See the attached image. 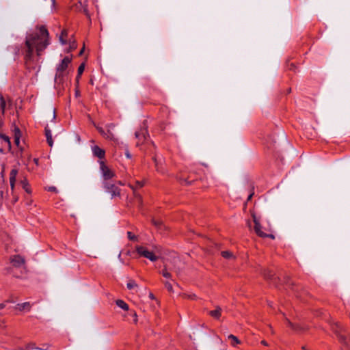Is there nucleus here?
I'll return each instance as SVG.
<instances>
[{"mask_svg": "<svg viewBox=\"0 0 350 350\" xmlns=\"http://www.w3.org/2000/svg\"><path fill=\"white\" fill-rule=\"evenodd\" d=\"M49 44V33L44 25L37 26L36 31L27 33L23 47L25 63L33 61L34 49L40 57Z\"/></svg>", "mask_w": 350, "mask_h": 350, "instance_id": "obj_1", "label": "nucleus"}, {"mask_svg": "<svg viewBox=\"0 0 350 350\" xmlns=\"http://www.w3.org/2000/svg\"><path fill=\"white\" fill-rule=\"evenodd\" d=\"M153 248L154 249L152 250H149L146 247L137 245L135 247V250L140 256L148 258L152 262H155L159 258L157 254L159 253V251L157 246L153 247Z\"/></svg>", "mask_w": 350, "mask_h": 350, "instance_id": "obj_2", "label": "nucleus"}, {"mask_svg": "<svg viewBox=\"0 0 350 350\" xmlns=\"http://www.w3.org/2000/svg\"><path fill=\"white\" fill-rule=\"evenodd\" d=\"M72 58L69 57H65L58 65L57 68V72L55 74V81L57 83H62L64 76V72L66 70L68 64L71 62Z\"/></svg>", "mask_w": 350, "mask_h": 350, "instance_id": "obj_3", "label": "nucleus"}, {"mask_svg": "<svg viewBox=\"0 0 350 350\" xmlns=\"http://www.w3.org/2000/svg\"><path fill=\"white\" fill-rule=\"evenodd\" d=\"M332 329L337 335L340 342L345 345L348 349H350V336H347L344 333L345 331L342 330L338 324L332 325Z\"/></svg>", "mask_w": 350, "mask_h": 350, "instance_id": "obj_4", "label": "nucleus"}, {"mask_svg": "<svg viewBox=\"0 0 350 350\" xmlns=\"http://www.w3.org/2000/svg\"><path fill=\"white\" fill-rule=\"evenodd\" d=\"M103 187L107 192L111 193V198L120 196V189L116 184L110 181H104Z\"/></svg>", "mask_w": 350, "mask_h": 350, "instance_id": "obj_5", "label": "nucleus"}, {"mask_svg": "<svg viewBox=\"0 0 350 350\" xmlns=\"http://www.w3.org/2000/svg\"><path fill=\"white\" fill-rule=\"evenodd\" d=\"M99 163L100 169L102 172L104 181H109L112 178H113L116 176L115 173L105 165L103 161H100Z\"/></svg>", "mask_w": 350, "mask_h": 350, "instance_id": "obj_6", "label": "nucleus"}, {"mask_svg": "<svg viewBox=\"0 0 350 350\" xmlns=\"http://www.w3.org/2000/svg\"><path fill=\"white\" fill-rule=\"evenodd\" d=\"M181 260L178 257L174 256L170 260L169 265V269L176 272L177 275H179L182 271L183 267H180Z\"/></svg>", "mask_w": 350, "mask_h": 350, "instance_id": "obj_7", "label": "nucleus"}, {"mask_svg": "<svg viewBox=\"0 0 350 350\" xmlns=\"http://www.w3.org/2000/svg\"><path fill=\"white\" fill-rule=\"evenodd\" d=\"M211 343L210 344H203L202 349L203 350H213L215 349V346L211 343H213L215 345H221L223 343L222 340L219 338V336L216 334H213V336L210 338Z\"/></svg>", "mask_w": 350, "mask_h": 350, "instance_id": "obj_8", "label": "nucleus"}, {"mask_svg": "<svg viewBox=\"0 0 350 350\" xmlns=\"http://www.w3.org/2000/svg\"><path fill=\"white\" fill-rule=\"evenodd\" d=\"M261 273L265 280L271 281L274 285L277 286L280 278L275 277V274L272 271L268 269H263L261 271Z\"/></svg>", "mask_w": 350, "mask_h": 350, "instance_id": "obj_9", "label": "nucleus"}, {"mask_svg": "<svg viewBox=\"0 0 350 350\" xmlns=\"http://www.w3.org/2000/svg\"><path fill=\"white\" fill-rule=\"evenodd\" d=\"M10 260L15 267H21L25 262V258L20 255H14L10 256Z\"/></svg>", "mask_w": 350, "mask_h": 350, "instance_id": "obj_10", "label": "nucleus"}, {"mask_svg": "<svg viewBox=\"0 0 350 350\" xmlns=\"http://www.w3.org/2000/svg\"><path fill=\"white\" fill-rule=\"evenodd\" d=\"M252 218H253V221H254V231L255 232L258 234V236L259 237H261V236H266L265 235V233L263 232L262 231H261V225L260 224V221L258 220V219L256 217V216L255 215L254 213H252Z\"/></svg>", "mask_w": 350, "mask_h": 350, "instance_id": "obj_11", "label": "nucleus"}, {"mask_svg": "<svg viewBox=\"0 0 350 350\" xmlns=\"http://www.w3.org/2000/svg\"><path fill=\"white\" fill-rule=\"evenodd\" d=\"M143 186H144V182L138 181V180L135 181V186L134 185H130V187L133 190L134 196L136 198V199L137 200L139 205H142V198L141 195H139V193H137L135 192V189L137 188L142 187Z\"/></svg>", "mask_w": 350, "mask_h": 350, "instance_id": "obj_12", "label": "nucleus"}, {"mask_svg": "<svg viewBox=\"0 0 350 350\" xmlns=\"http://www.w3.org/2000/svg\"><path fill=\"white\" fill-rule=\"evenodd\" d=\"M135 135L136 138L139 139V142L137 143V146H139L140 142L143 143V142L146 139V135H148L146 128L142 129L139 131H136Z\"/></svg>", "mask_w": 350, "mask_h": 350, "instance_id": "obj_13", "label": "nucleus"}, {"mask_svg": "<svg viewBox=\"0 0 350 350\" xmlns=\"http://www.w3.org/2000/svg\"><path fill=\"white\" fill-rule=\"evenodd\" d=\"M18 174V170L12 169L10 174V184L11 187L12 193L14 194V189L16 183V177Z\"/></svg>", "mask_w": 350, "mask_h": 350, "instance_id": "obj_14", "label": "nucleus"}, {"mask_svg": "<svg viewBox=\"0 0 350 350\" xmlns=\"http://www.w3.org/2000/svg\"><path fill=\"white\" fill-rule=\"evenodd\" d=\"M92 152L94 157H96L100 159L105 158V151L104 149L100 148L98 146H94L92 147Z\"/></svg>", "mask_w": 350, "mask_h": 350, "instance_id": "obj_15", "label": "nucleus"}, {"mask_svg": "<svg viewBox=\"0 0 350 350\" xmlns=\"http://www.w3.org/2000/svg\"><path fill=\"white\" fill-rule=\"evenodd\" d=\"M44 133H45V136L46 138V142H47L49 146L52 147L53 145V140L52 139L51 131L47 126L44 129Z\"/></svg>", "mask_w": 350, "mask_h": 350, "instance_id": "obj_16", "label": "nucleus"}, {"mask_svg": "<svg viewBox=\"0 0 350 350\" xmlns=\"http://www.w3.org/2000/svg\"><path fill=\"white\" fill-rule=\"evenodd\" d=\"M208 314L213 318L219 319L221 317V308L219 306H217L215 310L209 311Z\"/></svg>", "mask_w": 350, "mask_h": 350, "instance_id": "obj_17", "label": "nucleus"}, {"mask_svg": "<svg viewBox=\"0 0 350 350\" xmlns=\"http://www.w3.org/2000/svg\"><path fill=\"white\" fill-rule=\"evenodd\" d=\"M14 143L15 144L19 147L20 144V138L21 137V132L18 127L14 128Z\"/></svg>", "mask_w": 350, "mask_h": 350, "instance_id": "obj_18", "label": "nucleus"}, {"mask_svg": "<svg viewBox=\"0 0 350 350\" xmlns=\"http://www.w3.org/2000/svg\"><path fill=\"white\" fill-rule=\"evenodd\" d=\"M162 275L165 278H171L172 274L170 273V270L169 269V265L165 263L163 266V269L161 271Z\"/></svg>", "mask_w": 350, "mask_h": 350, "instance_id": "obj_19", "label": "nucleus"}, {"mask_svg": "<svg viewBox=\"0 0 350 350\" xmlns=\"http://www.w3.org/2000/svg\"><path fill=\"white\" fill-rule=\"evenodd\" d=\"M292 329H293L295 332H297V333H301V332H304V331L307 330V329H308V327H306V326H303V325H300V324H296V323H295V324H294V327H292Z\"/></svg>", "mask_w": 350, "mask_h": 350, "instance_id": "obj_20", "label": "nucleus"}, {"mask_svg": "<svg viewBox=\"0 0 350 350\" xmlns=\"http://www.w3.org/2000/svg\"><path fill=\"white\" fill-rule=\"evenodd\" d=\"M21 185H22V187L25 190V191L27 193H31V190L30 189L29 185L27 179H23L21 180Z\"/></svg>", "mask_w": 350, "mask_h": 350, "instance_id": "obj_21", "label": "nucleus"}, {"mask_svg": "<svg viewBox=\"0 0 350 350\" xmlns=\"http://www.w3.org/2000/svg\"><path fill=\"white\" fill-rule=\"evenodd\" d=\"M116 304L118 307L121 308L124 310H126V311L129 310L128 304L126 303H125L123 300L118 299V300H116Z\"/></svg>", "mask_w": 350, "mask_h": 350, "instance_id": "obj_22", "label": "nucleus"}, {"mask_svg": "<svg viewBox=\"0 0 350 350\" xmlns=\"http://www.w3.org/2000/svg\"><path fill=\"white\" fill-rule=\"evenodd\" d=\"M152 223L155 227H157L159 230H162L165 228L161 220L152 219Z\"/></svg>", "mask_w": 350, "mask_h": 350, "instance_id": "obj_23", "label": "nucleus"}, {"mask_svg": "<svg viewBox=\"0 0 350 350\" xmlns=\"http://www.w3.org/2000/svg\"><path fill=\"white\" fill-rule=\"evenodd\" d=\"M67 36H68L67 30L64 29L62 31L61 36H59V42L62 43V44L65 45L67 44V40L64 38V37H67Z\"/></svg>", "mask_w": 350, "mask_h": 350, "instance_id": "obj_24", "label": "nucleus"}, {"mask_svg": "<svg viewBox=\"0 0 350 350\" xmlns=\"http://www.w3.org/2000/svg\"><path fill=\"white\" fill-rule=\"evenodd\" d=\"M30 308H31V305L29 302H25L23 304H17V309H18L21 311L24 309H26V308L28 310H30Z\"/></svg>", "mask_w": 350, "mask_h": 350, "instance_id": "obj_25", "label": "nucleus"}, {"mask_svg": "<svg viewBox=\"0 0 350 350\" xmlns=\"http://www.w3.org/2000/svg\"><path fill=\"white\" fill-rule=\"evenodd\" d=\"M0 139H3L8 144V150H10L12 146L9 137L4 134L0 133Z\"/></svg>", "mask_w": 350, "mask_h": 350, "instance_id": "obj_26", "label": "nucleus"}, {"mask_svg": "<svg viewBox=\"0 0 350 350\" xmlns=\"http://www.w3.org/2000/svg\"><path fill=\"white\" fill-rule=\"evenodd\" d=\"M221 256L226 259L234 258L233 254L230 251H223L221 253Z\"/></svg>", "mask_w": 350, "mask_h": 350, "instance_id": "obj_27", "label": "nucleus"}, {"mask_svg": "<svg viewBox=\"0 0 350 350\" xmlns=\"http://www.w3.org/2000/svg\"><path fill=\"white\" fill-rule=\"evenodd\" d=\"M228 338L232 340V346H235L236 345L241 343V341L239 340V338L233 334H230L228 336Z\"/></svg>", "mask_w": 350, "mask_h": 350, "instance_id": "obj_28", "label": "nucleus"}, {"mask_svg": "<svg viewBox=\"0 0 350 350\" xmlns=\"http://www.w3.org/2000/svg\"><path fill=\"white\" fill-rule=\"evenodd\" d=\"M5 108V100L3 96H0V109L3 114H4Z\"/></svg>", "mask_w": 350, "mask_h": 350, "instance_id": "obj_29", "label": "nucleus"}, {"mask_svg": "<svg viewBox=\"0 0 350 350\" xmlns=\"http://www.w3.org/2000/svg\"><path fill=\"white\" fill-rule=\"evenodd\" d=\"M27 350H44V348L37 347L34 343H29L27 345Z\"/></svg>", "mask_w": 350, "mask_h": 350, "instance_id": "obj_30", "label": "nucleus"}, {"mask_svg": "<svg viewBox=\"0 0 350 350\" xmlns=\"http://www.w3.org/2000/svg\"><path fill=\"white\" fill-rule=\"evenodd\" d=\"M126 286L129 289H132L135 287H137V284L134 280H131L127 283Z\"/></svg>", "mask_w": 350, "mask_h": 350, "instance_id": "obj_31", "label": "nucleus"}, {"mask_svg": "<svg viewBox=\"0 0 350 350\" xmlns=\"http://www.w3.org/2000/svg\"><path fill=\"white\" fill-rule=\"evenodd\" d=\"M77 47V42L75 40H73L72 42H70V46L68 51H73L76 49Z\"/></svg>", "mask_w": 350, "mask_h": 350, "instance_id": "obj_32", "label": "nucleus"}, {"mask_svg": "<svg viewBox=\"0 0 350 350\" xmlns=\"http://www.w3.org/2000/svg\"><path fill=\"white\" fill-rule=\"evenodd\" d=\"M128 238L131 241H137V237L133 234L131 232H127Z\"/></svg>", "mask_w": 350, "mask_h": 350, "instance_id": "obj_33", "label": "nucleus"}, {"mask_svg": "<svg viewBox=\"0 0 350 350\" xmlns=\"http://www.w3.org/2000/svg\"><path fill=\"white\" fill-rule=\"evenodd\" d=\"M85 69V63H82L78 68L77 73L79 75H81Z\"/></svg>", "mask_w": 350, "mask_h": 350, "instance_id": "obj_34", "label": "nucleus"}, {"mask_svg": "<svg viewBox=\"0 0 350 350\" xmlns=\"http://www.w3.org/2000/svg\"><path fill=\"white\" fill-rule=\"evenodd\" d=\"M80 3V5L82 7V12L87 16H89V12H88V8H87V5H83L82 3L81 2H79Z\"/></svg>", "mask_w": 350, "mask_h": 350, "instance_id": "obj_35", "label": "nucleus"}, {"mask_svg": "<svg viewBox=\"0 0 350 350\" xmlns=\"http://www.w3.org/2000/svg\"><path fill=\"white\" fill-rule=\"evenodd\" d=\"M164 284L169 291L172 292L173 291L172 286L169 282H165Z\"/></svg>", "mask_w": 350, "mask_h": 350, "instance_id": "obj_36", "label": "nucleus"}, {"mask_svg": "<svg viewBox=\"0 0 350 350\" xmlns=\"http://www.w3.org/2000/svg\"><path fill=\"white\" fill-rule=\"evenodd\" d=\"M185 296L190 299H196V295L195 294L185 295Z\"/></svg>", "mask_w": 350, "mask_h": 350, "instance_id": "obj_37", "label": "nucleus"}, {"mask_svg": "<svg viewBox=\"0 0 350 350\" xmlns=\"http://www.w3.org/2000/svg\"><path fill=\"white\" fill-rule=\"evenodd\" d=\"M4 173H5V165L3 164L2 165V170H1V176L3 178V181L4 182L5 180H4Z\"/></svg>", "mask_w": 350, "mask_h": 350, "instance_id": "obj_38", "label": "nucleus"}, {"mask_svg": "<svg viewBox=\"0 0 350 350\" xmlns=\"http://www.w3.org/2000/svg\"><path fill=\"white\" fill-rule=\"evenodd\" d=\"M286 321L288 324V325L292 329L293 327H294V324L293 323H292L289 319H286Z\"/></svg>", "mask_w": 350, "mask_h": 350, "instance_id": "obj_39", "label": "nucleus"}, {"mask_svg": "<svg viewBox=\"0 0 350 350\" xmlns=\"http://www.w3.org/2000/svg\"><path fill=\"white\" fill-rule=\"evenodd\" d=\"M265 235L266 236H261L260 237H262V238L269 237V238H271V239H274L275 238L274 235L272 234H266L265 233Z\"/></svg>", "mask_w": 350, "mask_h": 350, "instance_id": "obj_40", "label": "nucleus"}, {"mask_svg": "<svg viewBox=\"0 0 350 350\" xmlns=\"http://www.w3.org/2000/svg\"><path fill=\"white\" fill-rule=\"evenodd\" d=\"M48 190H49V191H53V192H57V191L56 187H53V186H52V187H49L48 188Z\"/></svg>", "mask_w": 350, "mask_h": 350, "instance_id": "obj_41", "label": "nucleus"}, {"mask_svg": "<svg viewBox=\"0 0 350 350\" xmlns=\"http://www.w3.org/2000/svg\"><path fill=\"white\" fill-rule=\"evenodd\" d=\"M289 68V70H295V64H293V63H291V64L289 65V68Z\"/></svg>", "mask_w": 350, "mask_h": 350, "instance_id": "obj_42", "label": "nucleus"}, {"mask_svg": "<svg viewBox=\"0 0 350 350\" xmlns=\"http://www.w3.org/2000/svg\"><path fill=\"white\" fill-rule=\"evenodd\" d=\"M125 155L127 158L130 159L131 158V154H130L129 151V150H126V152H125Z\"/></svg>", "mask_w": 350, "mask_h": 350, "instance_id": "obj_43", "label": "nucleus"}, {"mask_svg": "<svg viewBox=\"0 0 350 350\" xmlns=\"http://www.w3.org/2000/svg\"><path fill=\"white\" fill-rule=\"evenodd\" d=\"M84 50H85V45H83V48L79 51V55H80V56L82 55L84 52Z\"/></svg>", "mask_w": 350, "mask_h": 350, "instance_id": "obj_44", "label": "nucleus"}, {"mask_svg": "<svg viewBox=\"0 0 350 350\" xmlns=\"http://www.w3.org/2000/svg\"><path fill=\"white\" fill-rule=\"evenodd\" d=\"M81 76V75H79V74L77 73V75L76 77V81H77V85L79 84V81Z\"/></svg>", "mask_w": 350, "mask_h": 350, "instance_id": "obj_45", "label": "nucleus"}, {"mask_svg": "<svg viewBox=\"0 0 350 350\" xmlns=\"http://www.w3.org/2000/svg\"><path fill=\"white\" fill-rule=\"evenodd\" d=\"M97 129H98V131H99L100 133H101V134L104 133V130L102 128L98 127Z\"/></svg>", "mask_w": 350, "mask_h": 350, "instance_id": "obj_46", "label": "nucleus"}, {"mask_svg": "<svg viewBox=\"0 0 350 350\" xmlns=\"http://www.w3.org/2000/svg\"><path fill=\"white\" fill-rule=\"evenodd\" d=\"M133 315H134V322H135V323H137V314H136L135 312H134Z\"/></svg>", "mask_w": 350, "mask_h": 350, "instance_id": "obj_47", "label": "nucleus"}, {"mask_svg": "<svg viewBox=\"0 0 350 350\" xmlns=\"http://www.w3.org/2000/svg\"><path fill=\"white\" fill-rule=\"evenodd\" d=\"M253 195H254V193H252L251 194H250L247 200L250 201L252 199Z\"/></svg>", "mask_w": 350, "mask_h": 350, "instance_id": "obj_48", "label": "nucleus"}, {"mask_svg": "<svg viewBox=\"0 0 350 350\" xmlns=\"http://www.w3.org/2000/svg\"><path fill=\"white\" fill-rule=\"evenodd\" d=\"M149 297H150L151 299H154V298H155V297H154V295H153L152 293H150V295H149Z\"/></svg>", "mask_w": 350, "mask_h": 350, "instance_id": "obj_49", "label": "nucleus"}, {"mask_svg": "<svg viewBox=\"0 0 350 350\" xmlns=\"http://www.w3.org/2000/svg\"><path fill=\"white\" fill-rule=\"evenodd\" d=\"M261 344L265 345V346H268V344H267V342L265 340H262L261 341Z\"/></svg>", "mask_w": 350, "mask_h": 350, "instance_id": "obj_50", "label": "nucleus"}, {"mask_svg": "<svg viewBox=\"0 0 350 350\" xmlns=\"http://www.w3.org/2000/svg\"><path fill=\"white\" fill-rule=\"evenodd\" d=\"M56 115H55V109L53 110V120L55 119Z\"/></svg>", "mask_w": 350, "mask_h": 350, "instance_id": "obj_51", "label": "nucleus"}, {"mask_svg": "<svg viewBox=\"0 0 350 350\" xmlns=\"http://www.w3.org/2000/svg\"><path fill=\"white\" fill-rule=\"evenodd\" d=\"M48 347H49V345L46 344V345H44L42 348H44V350H47Z\"/></svg>", "mask_w": 350, "mask_h": 350, "instance_id": "obj_52", "label": "nucleus"}, {"mask_svg": "<svg viewBox=\"0 0 350 350\" xmlns=\"http://www.w3.org/2000/svg\"><path fill=\"white\" fill-rule=\"evenodd\" d=\"M79 94H80V93H79V90H77H77H76V91H75L76 96H78L79 95Z\"/></svg>", "mask_w": 350, "mask_h": 350, "instance_id": "obj_53", "label": "nucleus"}, {"mask_svg": "<svg viewBox=\"0 0 350 350\" xmlns=\"http://www.w3.org/2000/svg\"><path fill=\"white\" fill-rule=\"evenodd\" d=\"M5 307L4 304H0V310L3 309Z\"/></svg>", "mask_w": 350, "mask_h": 350, "instance_id": "obj_54", "label": "nucleus"}, {"mask_svg": "<svg viewBox=\"0 0 350 350\" xmlns=\"http://www.w3.org/2000/svg\"><path fill=\"white\" fill-rule=\"evenodd\" d=\"M284 279H285V282H286V284H288V280H289L288 277H285V278H284Z\"/></svg>", "mask_w": 350, "mask_h": 350, "instance_id": "obj_55", "label": "nucleus"}, {"mask_svg": "<svg viewBox=\"0 0 350 350\" xmlns=\"http://www.w3.org/2000/svg\"><path fill=\"white\" fill-rule=\"evenodd\" d=\"M3 196V192L2 191H0V198H2Z\"/></svg>", "mask_w": 350, "mask_h": 350, "instance_id": "obj_56", "label": "nucleus"}, {"mask_svg": "<svg viewBox=\"0 0 350 350\" xmlns=\"http://www.w3.org/2000/svg\"><path fill=\"white\" fill-rule=\"evenodd\" d=\"M17 200H18V197L17 196H14V202H16Z\"/></svg>", "mask_w": 350, "mask_h": 350, "instance_id": "obj_57", "label": "nucleus"}, {"mask_svg": "<svg viewBox=\"0 0 350 350\" xmlns=\"http://www.w3.org/2000/svg\"><path fill=\"white\" fill-rule=\"evenodd\" d=\"M291 92V88H288V89L287 90V93L288 94V93H290Z\"/></svg>", "mask_w": 350, "mask_h": 350, "instance_id": "obj_58", "label": "nucleus"}, {"mask_svg": "<svg viewBox=\"0 0 350 350\" xmlns=\"http://www.w3.org/2000/svg\"><path fill=\"white\" fill-rule=\"evenodd\" d=\"M153 161H154L155 164L157 165V159L155 157H153Z\"/></svg>", "mask_w": 350, "mask_h": 350, "instance_id": "obj_59", "label": "nucleus"}, {"mask_svg": "<svg viewBox=\"0 0 350 350\" xmlns=\"http://www.w3.org/2000/svg\"><path fill=\"white\" fill-rule=\"evenodd\" d=\"M90 83L92 85H93V84H94L93 80H92V79H90Z\"/></svg>", "mask_w": 350, "mask_h": 350, "instance_id": "obj_60", "label": "nucleus"}, {"mask_svg": "<svg viewBox=\"0 0 350 350\" xmlns=\"http://www.w3.org/2000/svg\"><path fill=\"white\" fill-rule=\"evenodd\" d=\"M19 53V49H16V53L18 54Z\"/></svg>", "mask_w": 350, "mask_h": 350, "instance_id": "obj_61", "label": "nucleus"}, {"mask_svg": "<svg viewBox=\"0 0 350 350\" xmlns=\"http://www.w3.org/2000/svg\"><path fill=\"white\" fill-rule=\"evenodd\" d=\"M183 181H184V182H185V183H187V184H189V182H187V180H183Z\"/></svg>", "mask_w": 350, "mask_h": 350, "instance_id": "obj_62", "label": "nucleus"}, {"mask_svg": "<svg viewBox=\"0 0 350 350\" xmlns=\"http://www.w3.org/2000/svg\"><path fill=\"white\" fill-rule=\"evenodd\" d=\"M2 125H3V122L1 121H0V129L1 128Z\"/></svg>", "mask_w": 350, "mask_h": 350, "instance_id": "obj_63", "label": "nucleus"}, {"mask_svg": "<svg viewBox=\"0 0 350 350\" xmlns=\"http://www.w3.org/2000/svg\"><path fill=\"white\" fill-rule=\"evenodd\" d=\"M0 152L3 153V148H0Z\"/></svg>", "mask_w": 350, "mask_h": 350, "instance_id": "obj_64", "label": "nucleus"}]
</instances>
